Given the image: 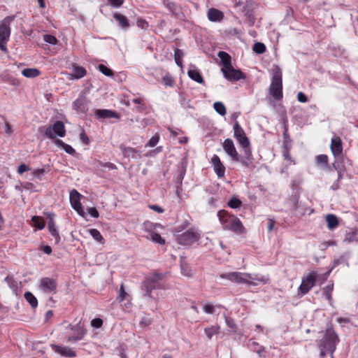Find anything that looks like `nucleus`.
Instances as JSON below:
<instances>
[{
  "mask_svg": "<svg viewBox=\"0 0 358 358\" xmlns=\"http://www.w3.org/2000/svg\"><path fill=\"white\" fill-rule=\"evenodd\" d=\"M13 20V16L6 17L0 24V50L4 52H8L6 44L10 35V24Z\"/></svg>",
  "mask_w": 358,
  "mask_h": 358,
  "instance_id": "39448f33",
  "label": "nucleus"
},
{
  "mask_svg": "<svg viewBox=\"0 0 358 358\" xmlns=\"http://www.w3.org/2000/svg\"><path fill=\"white\" fill-rule=\"evenodd\" d=\"M333 167L338 172V179H337V181L338 182V181H340L343 178V174L344 170H343V166H341V164L338 161H335L333 163Z\"/></svg>",
  "mask_w": 358,
  "mask_h": 358,
  "instance_id": "37998d69",
  "label": "nucleus"
},
{
  "mask_svg": "<svg viewBox=\"0 0 358 358\" xmlns=\"http://www.w3.org/2000/svg\"><path fill=\"white\" fill-rule=\"evenodd\" d=\"M217 217L224 229L238 234L244 232L245 228L237 217L229 214L224 210L218 211Z\"/></svg>",
  "mask_w": 358,
  "mask_h": 358,
  "instance_id": "7ed1b4c3",
  "label": "nucleus"
},
{
  "mask_svg": "<svg viewBox=\"0 0 358 358\" xmlns=\"http://www.w3.org/2000/svg\"><path fill=\"white\" fill-rule=\"evenodd\" d=\"M52 350L60 354L63 357H75L76 354L69 347L60 346L56 344L50 345Z\"/></svg>",
  "mask_w": 358,
  "mask_h": 358,
  "instance_id": "aec40b11",
  "label": "nucleus"
},
{
  "mask_svg": "<svg viewBox=\"0 0 358 358\" xmlns=\"http://www.w3.org/2000/svg\"><path fill=\"white\" fill-rule=\"evenodd\" d=\"M316 161L317 164H322L324 165H327L328 164V157L326 155H320L317 156Z\"/></svg>",
  "mask_w": 358,
  "mask_h": 358,
  "instance_id": "6e6d98bb",
  "label": "nucleus"
},
{
  "mask_svg": "<svg viewBox=\"0 0 358 358\" xmlns=\"http://www.w3.org/2000/svg\"><path fill=\"white\" fill-rule=\"evenodd\" d=\"M89 101L86 97L80 96L73 103V108L79 113H85L88 110Z\"/></svg>",
  "mask_w": 358,
  "mask_h": 358,
  "instance_id": "a211bd4d",
  "label": "nucleus"
},
{
  "mask_svg": "<svg viewBox=\"0 0 358 358\" xmlns=\"http://www.w3.org/2000/svg\"><path fill=\"white\" fill-rule=\"evenodd\" d=\"M87 73L85 69L80 66H73V72L70 74L71 79H80L83 78Z\"/></svg>",
  "mask_w": 358,
  "mask_h": 358,
  "instance_id": "393cba45",
  "label": "nucleus"
},
{
  "mask_svg": "<svg viewBox=\"0 0 358 358\" xmlns=\"http://www.w3.org/2000/svg\"><path fill=\"white\" fill-rule=\"evenodd\" d=\"M46 173V171L45 169H36L33 171L32 173V175L33 176H34L35 178L39 179V180H41L43 176L45 175V173Z\"/></svg>",
  "mask_w": 358,
  "mask_h": 358,
  "instance_id": "5fc2aeb1",
  "label": "nucleus"
},
{
  "mask_svg": "<svg viewBox=\"0 0 358 358\" xmlns=\"http://www.w3.org/2000/svg\"><path fill=\"white\" fill-rule=\"evenodd\" d=\"M5 281L8 284L10 288L13 290H16L18 287V281L16 280L13 275H8L6 278Z\"/></svg>",
  "mask_w": 358,
  "mask_h": 358,
  "instance_id": "f704fd0d",
  "label": "nucleus"
},
{
  "mask_svg": "<svg viewBox=\"0 0 358 358\" xmlns=\"http://www.w3.org/2000/svg\"><path fill=\"white\" fill-rule=\"evenodd\" d=\"M108 1L110 3V5L114 8H119L124 3V0H108Z\"/></svg>",
  "mask_w": 358,
  "mask_h": 358,
  "instance_id": "0e129e2a",
  "label": "nucleus"
},
{
  "mask_svg": "<svg viewBox=\"0 0 358 358\" xmlns=\"http://www.w3.org/2000/svg\"><path fill=\"white\" fill-rule=\"evenodd\" d=\"M199 238L200 234L191 229L178 235L177 241L180 245H190L199 241Z\"/></svg>",
  "mask_w": 358,
  "mask_h": 358,
  "instance_id": "1a4fd4ad",
  "label": "nucleus"
},
{
  "mask_svg": "<svg viewBox=\"0 0 358 358\" xmlns=\"http://www.w3.org/2000/svg\"><path fill=\"white\" fill-rule=\"evenodd\" d=\"M159 136L158 134L153 136L146 144V147H155L159 142Z\"/></svg>",
  "mask_w": 358,
  "mask_h": 358,
  "instance_id": "864d4df0",
  "label": "nucleus"
},
{
  "mask_svg": "<svg viewBox=\"0 0 358 358\" xmlns=\"http://www.w3.org/2000/svg\"><path fill=\"white\" fill-rule=\"evenodd\" d=\"M120 150L125 157H136L137 151L133 148L126 147L124 145L122 144L120 145Z\"/></svg>",
  "mask_w": 358,
  "mask_h": 358,
  "instance_id": "bb28decb",
  "label": "nucleus"
},
{
  "mask_svg": "<svg viewBox=\"0 0 358 358\" xmlns=\"http://www.w3.org/2000/svg\"><path fill=\"white\" fill-rule=\"evenodd\" d=\"M297 99H298V101L301 103H306L308 101V97L306 96V95L304 93H303L301 92L298 93Z\"/></svg>",
  "mask_w": 358,
  "mask_h": 358,
  "instance_id": "338daca9",
  "label": "nucleus"
},
{
  "mask_svg": "<svg viewBox=\"0 0 358 358\" xmlns=\"http://www.w3.org/2000/svg\"><path fill=\"white\" fill-rule=\"evenodd\" d=\"M241 204H242V202L241 201V200H239L238 199H237L236 197L231 198L228 201V206L231 208H238L241 206Z\"/></svg>",
  "mask_w": 358,
  "mask_h": 358,
  "instance_id": "3c124183",
  "label": "nucleus"
},
{
  "mask_svg": "<svg viewBox=\"0 0 358 358\" xmlns=\"http://www.w3.org/2000/svg\"><path fill=\"white\" fill-rule=\"evenodd\" d=\"M43 40L46 43L52 44V45H55L58 42V41L56 38V37L54 36L53 35H51V34H45V35H43Z\"/></svg>",
  "mask_w": 358,
  "mask_h": 358,
  "instance_id": "603ef678",
  "label": "nucleus"
},
{
  "mask_svg": "<svg viewBox=\"0 0 358 358\" xmlns=\"http://www.w3.org/2000/svg\"><path fill=\"white\" fill-rule=\"evenodd\" d=\"M222 147L225 152L231 157L234 161H239V155L236 150L234 142L230 138L224 140Z\"/></svg>",
  "mask_w": 358,
  "mask_h": 358,
  "instance_id": "4468645a",
  "label": "nucleus"
},
{
  "mask_svg": "<svg viewBox=\"0 0 358 358\" xmlns=\"http://www.w3.org/2000/svg\"><path fill=\"white\" fill-rule=\"evenodd\" d=\"M31 169L27 166L26 164H21L18 168H17V173L19 174H22L24 172L27 171H29Z\"/></svg>",
  "mask_w": 358,
  "mask_h": 358,
  "instance_id": "69168bd1",
  "label": "nucleus"
},
{
  "mask_svg": "<svg viewBox=\"0 0 358 358\" xmlns=\"http://www.w3.org/2000/svg\"><path fill=\"white\" fill-rule=\"evenodd\" d=\"M190 69L187 71L188 76L195 82L203 84L204 83V80L201 76L200 72L198 69H196L194 65H191Z\"/></svg>",
  "mask_w": 358,
  "mask_h": 358,
  "instance_id": "5701e85b",
  "label": "nucleus"
},
{
  "mask_svg": "<svg viewBox=\"0 0 358 358\" xmlns=\"http://www.w3.org/2000/svg\"><path fill=\"white\" fill-rule=\"evenodd\" d=\"M113 17L121 27L126 29L129 27V21L124 15L115 13L113 14Z\"/></svg>",
  "mask_w": 358,
  "mask_h": 358,
  "instance_id": "cd10ccee",
  "label": "nucleus"
},
{
  "mask_svg": "<svg viewBox=\"0 0 358 358\" xmlns=\"http://www.w3.org/2000/svg\"><path fill=\"white\" fill-rule=\"evenodd\" d=\"M330 149L335 158H338L342 155L343 143L340 137L336 136L331 138Z\"/></svg>",
  "mask_w": 358,
  "mask_h": 358,
  "instance_id": "2eb2a0df",
  "label": "nucleus"
},
{
  "mask_svg": "<svg viewBox=\"0 0 358 358\" xmlns=\"http://www.w3.org/2000/svg\"><path fill=\"white\" fill-rule=\"evenodd\" d=\"M211 164L214 171L218 178H222L225 173V167L220 161V157L217 155H214L211 159Z\"/></svg>",
  "mask_w": 358,
  "mask_h": 358,
  "instance_id": "6ab92c4d",
  "label": "nucleus"
},
{
  "mask_svg": "<svg viewBox=\"0 0 358 358\" xmlns=\"http://www.w3.org/2000/svg\"><path fill=\"white\" fill-rule=\"evenodd\" d=\"M338 342V335L334 329L331 327L327 328L319 344L320 358H324L327 355H329L330 358H334L333 354Z\"/></svg>",
  "mask_w": 358,
  "mask_h": 358,
  "instance_id": "f257e3e1",
  "label": "nucleus"
},
{
  "mask_svg": "<svg viewBox=\"0 0 358 358\" xmlns=\"http://www.w3.org/2000/svg\"><path fill=\"white\" fill-rule=\"evenodd\" d=\"M269 93L275 100H280L282 98V71L278 66L273 72Z\"/></svg>",
  "mask_w": 358,
  "mask_h": 358,
  "instance_id": "20e7f679",
  "label": "nucleus"
},
{
  "mask_svg": "<svg viewBox=\"0 0 358 358\" xmlns=\"http://www.w3.org/2000/svg\"><path fill=\"white\" fill-rule=\"evenodd\" d=\"M253 161H254V158L253 157H240L239 156V162H241L244 166L247 167V168H252L254 167V165H253Z\"/></svg>",
  "mask_w": 358,
  "mask_h": 358,
  "instance_id": "ea45409f",
  "label": "nucleus"
},
{
  "mask_svg": "<svg viewBox=\"0 0 358 358\" xmlns=\"http://www.w3.org/2000/svg\"><path fill=\"white\" fill-rule=\"evenodd\" d=\"M150 239L156 243H158L159 245H164L165 243V241L164 238H162V236H160V234H157V233H155V232H152L150 234Z\"/></svg>",
  "mask_w": 358,
  "mask_h": 358,
  "instance_id": "49530a36",
  "label": "nucleus"
},
{
  "mask_svg": "<svg viewBox=\"0 0 358 358\" xmlns=\"http://www.w3.org/2000/svg\"><path fill=\"white\" fill-rule=\"evenodd\" d=\"M40 287L46 293L54 292L57 288L56 280L50 278H43L41 280Z\"/></svg>",
  "mask_w": 358,
  "mask_h": 358,
  "instance_id": "f3484780",
  "label": "nucleus"
},
{
  "mask_svg": "<svg viewBox=\"0 0 358 358\" xmlns=\"http://www.w3.org/2000/svg\"><path fill=\"white\" fill-rule=\"evenodd\" d=\"M316 277L317 273L315 271H312L302 278L299 289L303 295L306 294L314 287L316 282Z\"/></svg>",
  "mask_w": 358,
  "mask_h": 358,
  "instance_id": "9d476101",
  "label": "nucleus"
},
{
  "mask_svg": "<svg viewBox=\"0 0 358 358\" xmlns=\"http://www.w3.org/2000/svg\"><path fill=\"white\" fill-rule=\"evenodd\" d=\"M234 136L242 147H248L250 145L249 138L247 137L243 129L236 121L234 124Z\"/></svg>",
  "mask_w": 358,
  "mask_h": 358,
  "instance_id": "9b49d317",
  "label": "nucleus"
},
{
  "mask_svg": "<svg viewBox=\"0 0 358 358\" xmlns=\"http://www.w3.org/2000/svg\"><path fill=\"white\" fill-rule=\"evenodd\" d=\"M224 78L230 81H237L245 78V75L239 69H235L232 65L226 69H221Z\"/></svg>",
  "mask_w": 358,
  "mask_h": 358,
  "instance_id": "ddd939ff",
  "label": "nucleus"
},
{
  "mask_svg": "<svg viewBox=\"0 0 358 358\" xmlns=\"http://www.w3.org/2000/svg\"><path fill=\"white\" fill-rule=\"evenodd\" d=\"M215 308L212 304L207 303L203 306V310L208 314H213L214 313Z\"/></svg>",
  "mask_w": 358,
  "mask_h": 358,
  "instance_id": "e2e57ef3",
  "label": "nucleus"
},
{
  "mask_svg": "<svg viewBox=\"0 0 358 358\" xmlns=\"http://www.w3.org/2000/svg\"><path fill=\"white\" fill-rule=\"evenodd\" d=\"M53 213H49L48 214V218L50 219L48 222V229L51 235L55 238V242L58 243L60 241V236L58 232V230L56 228L55 222L54 221Z\"/></svg>",
  "mask_w": 358,
  "mask_h": 358,
  "instance_id": "412c9836",
  "label": "nucleus"
},
{
  "mask_svg": "<svg viewBox=\"0 0 358 358\" xmlns=\"http://www.w3.org/2000/svg\"><path fill=\"white\" fill-rule=\"evenodd\" d=\"M325 220L329 230H333L338 226V218L334 214H327Z\"/></svg>",
  "mask_w": 358,
  "mask_h": 358,
  "instance_id": "a878e982",
  "label": "nucleus"
},
{
  "mask_svg": "<svg viewBox=\"0 0 358 358\" xmlns=\"http://www.w3.org/2000/svg\"><path fill=\"white\" fill-rule=\"evenodd\" d=\"M217 56L220 57L221 63L223 66L222 69H226L229 67H231V57L227 52L224 51H220L217 54Z\"/></svg>",
  "mask_w": 358,
  "mask_h": 358,
  "instance_id": "b1692460",
  "label": "nucleus"
},
{
  "mask_svg": "<svg viewBox=\"0 0 358 358\" xmlns=\"http://www.w3.org/2000/svg\"><path fill=\"white\" fill-rule=\"evenodd\" d=\"M137 26L144 30H146L148 28V22L143 19H138L136 22Z\"/></svg>",
  "mask_w": 358,
  "mask_h": 358,
  "instance_id": "13d9d810",
  "label": "nucleus"
},
{
  "mask_svg": "<svg viewBox=\"0 0 358 358\" xmlns=\"http://www.w3.org/2000/svg\"><path fill=\"white\" fill-rule=\"evenodd\" d=\"M225 322L228 327L234 331H236L237 327L234 320L231 318L227 317V316H224Z\"/></svg>",
  "mask_w": 358,
  "mask_h": 358,
  "instance_id": "4d7b16f0",
  "label": "nucleus"
},
{
  "mask_svg": "<svg viewBox=\"0 0 358 358\" xmlns=\"http://www.w3.org/2000/svg\"><path fill=\"white\" fill-rule=\"evenodd\" d=\"M98 69L99 70L100 72H101L103 75H105L106 76H108V77L113 76V71L102 64H99Z\"/></svg>",
  "mask_w": 358,
  "mask_h": 358,
  "instance_id": "de8ad7c7",
  "label": "nucleus"
},
{
  "mask_svg": "<svg viewBox=\"0 0 358 358\" xmlns=\"http://www.w3.org/2000/svg\"><path fill=\"white\" fill-rule=\"evenodd\" d=\"M90 234L97 241L103 243V237L101 234L99 230L96 229H91L89 230Z\"/></svg>",
  "mask_w": 358,
  "mask_h": 358,
  "instance_id": "a18cd8bd",
  "label": "nucleus"
},
{
  "mask_svg": "<svg viewBox=\"0 0 358 358\" xmlns=\"http://www.w3.org/2000/svg\"><path fill=\"white\" fill-rule=\"evenodd\" d=\"M334 289V283L331 282L327 285L323 289V294L325 295L328 301L331 300V292Z\"/></svg>",
  "mask_w": 358,
  "mask_h": 358,
  "instance_id": "c03bdc74",
  "label": "nucleus"
},
{
  "mask_svg": "<svg viewBox=\"0 0 358 358\" xmlns=\"http://www.w3.org/2000/svg\"><path fill=\"white\" fill-rule=\"evenodd\" d=\"M208 18L211 22H221L224 18V14L222 11L211 8L208 10Z\"/></svg>",
  "mask_w": 358,
  "mask_h": 358,
  "instance_id": "4be33fe9",
  "label": "nucleus"
},
{
  "mask_svg": "<svg viewBox=\"0 0 358 358\" xmlns=\"http://www.w3.org/2000/svg\"><path fill=\"white\" fill-rule=\"evenodd\" d=\"M80 194L76 189L70 192V202L72 208L82 217L85 216V212L80 203Z\"/></svg>",
  "mask_w": 358,
  "mask_h": 358,
  "instance_id": "f8f14e48",
  "label": "nucleus"
},
{
  "mask_svg": "<svg viewBox=\"0 0 358 358\" xmlns=\"http://www.w3.org/2000/svg\"><path fill=\"white\" fill-rule=\"evenodd\" d=\"M66 329H69L71 332L66 336V341L71 343L83 340L87 333V330L84 328L81 322L75 325L69 324Z\"/></svg>",
  "mask_w": 358,
  "mask_h": 358,
  "instance_id": "0eeeda50",
  "label": "nucleus"
},
{
  "mask_svg": "<svg viewBox=\"0 0 358 358\" xmlns=\"http://www.w3.org/2000/svg\"><path fill=\"white\" fill-rule=\"evenodd\" d=\"M22 73L27 78H35L39 76L40 71L36 69H24L22 70Z\"/></svg>",
  "mask_w": 358,
  "mask_h": 358,
  "instance_id": "473e14b6",
  "label": "nucleus"
},
{
  "mask_svg": "<svg viewBox=\"0 0 358 358\" xmlns=\"http://www.w3.org/2000/svg\"><path fill=\"white\" fill-rule=\"evenodd\" d=\"M94 165L96 168L99 169V167H105L108 168L110 170H115L117 169V166L115 164L111 163V162H102L99 160H95L94 162Z\"/></svg>",
  "mask_w": 358,
  "mask_h": 358,
  "instance_id": "72a5a7b5",
  "label": "nucleus"
},
{
  "mask_svg": "<svg viewBox=\"0 0 358 358\" xmlns=\"http://www.w3.org/2000/svg\"><path fill=\"white\" fill-rule=\"evenodd\" d=\"M213 108L215 111L222 116L225 115L227 113L226 108L222 102L217 101L214 103Z\"/></svg>",
  "mask_w": 358,
  "mask_h": 358,
  "instance_id": "4c0bfd02",
  "label": "nucleus"
},
{
  "mask_svg": "<svg viewBox=\"0 0 358 358\" xmlns=\"http://www.w3.org/2000/svg\"><path fill=\"white\" fill-rule=\"evenodd\" d=\"M221 278H226L231 282L236 283H247L249 285H257V282H252L250 280H255L263 284H267L269 282V277L264 275L259 277L257 275H252L247 273H241L238 271L224 273L220 275Z\"/></svg>",
  "mask_w": 358,
  "mask_h": 358,
  "instance_id": "f03ea898",
  "label": "nucleus"
},
{
  "mask_svg": "<svg viewBox=\"0 0 358 358\" xmlns=\"http://www.w3.org/2000/svg\"><path fill=\"white\" fill-rule=\"evenodd\" d=\"M343 241L346 243L358 241V230H353L346 233Z\"/></svg>",
  "mask_w": 358,
  "mask_h": 358,
  "instance_id": "7c9ffc66",
  "label": "nucleus"
},
{
  "mask_svg": "<svg viewBox=\"0 0 358 358\" xmlns=\"http://www.w3.org/2000/svg\"><path fill=\"white\" fill-rule=\"evenodd\" d=\"M252 50L257 54H262L266 51V46L262 43L257 42L253 45Z\"/></svg>",
  "mask_w": 358,
  "mask_h": 358,
  "instance_id": "79ce46f5",
  "label": "nucleus"
},
{
  "mask_svg": "<svg viewBox=\"0 0 358 358\" xmlns=\"http://www.w3.org/2000/svg\"><path fill=\"white\" fill-rule=\"evenodd\" d=\"M162 273H155L151 276L147 277L143 282L142 289L145 292L144 296L152 298L151 292L153 289L160 288L159 281L162 280Z\"/></svg>",
  "mask_w": 358,
  "mask_h": 358,
  "instance_id": "423d86ee",
  "label": "nucleus"
},
{
  "mask_svg": "<svg viewBox=\"0 0 358 358\" xmlns=\"http://www.w3.org/2000/svg\"><path fill=\"white\" fill-rule=\"evenodd\" d=\"M55 143L57 146L64 149L66 153L71 155H74L76 154L75 149L73 148L70 145L65 143L62 140L56 139Z\"/></svg>",
  "mask_w": 358,
  "mask_h": 358,
  "instance_id": "c85d7f7f",
  "label": "nucleus"
},
{
  "mask_svg": "<svg viewBox=\"0 0 358 358\" xmlns=\"http://www.w3.org/2000/svg\"><path fill=\"white\" fill-rule=\"evenodd\" d=\"M103 324V320L100 318H94L91 321V325L94 328H100Z\"/></svg>",
  "mask_w": 358,
  "mask_h": 358,
  "instance_id": "680f3d73",
  "label": "nucleus"
},
{
  "mask_svg": "<svg viewBox=\"0 0 358 358\" xmlns=\"http://www.w3.org/2000/svg\"><path fill=\"white\" fill-rule=\"evenodd\" d=\"M204 331L208 338V339H211L213 335L217 334L220 332V327L218 326H211L210 327L206 328Z\"/></svg>",
  "mask_w": 358,
  "mask_h": 358,
  "instance_id": "c9c22d12",
  "label": "nucleus"
},
{
  "mask_svg": "<svg viewBox=\"0 0 358 358\" xmlns=\"http://www.w3.org/2000/svg\"><path fill=\"white\" fill-rule=\"evenodd\" d=\"M24 299L30 304L32 308H36L38 306V301L36 298L30 292H26L24 293Z\"/></svg>",
  "mask_w": 358,
  "mask_h": 358,
  "instance_id": "2f4dec72",
  "label": "nucleus"
},
{
  "mask_svg": "<svg viewBox=\"0 0 358 358\" xmlns=\"http://www.w3.org/2000/svg\"><path fill=\"white\" fill-rule=\"evenodd\" d=\"M127 295V294L125 292L124 284L122 283L120 287L118 299H120V301H122L126 299Z\"/></svg>",
  "mask_w": 358,
  "mask_h": 358,
  "instance_id": "bf43d9fd",
  "label": "nucleus"
},
{
  "mask_svg": "<svg viewBox=\"0 0 358 358\" xmlns=\"http://www.w3.org/2000/svg\"><path fill=\"white\" fill-rule=\"evenodd\" d=\"M185 173H186V165H185V164L182 163L181 164V167H180V169L179 170L178 175V176L176 178L177 183L180 186L182 185V180L184 179Z\"/></svg>",
  "mask_w": 358,
  "mask_h": 358,
  "instance_id": "a19ab883",
  "label": "nucleus"
},
{
  "mask_svg": "<svg viewBox=\"0 0 358 358\" xmlns=\"http://www.w3.org/2000/svg\"><path fill=\"white\" fill-rule=\"evenodd\" d=\"M94 115L97 119H120V115L115 110L108 109H97L94 112Z\"/></svg>",
  "mask_w": 358,
  "mask_h": 358,
  "instance_id": "dca6fc26",
  "label": "nucleus"
},
{
  "mask_svg": "<svg viewBox=\"0 0 358 358\" xmlns=\"http://www.w3.org/2000/svg\"><path fill=\"white\" fill-rule=\"evenodd\" d=\"M283 138H284V141H283L282 148H291L292 147V140L287 134V129H285L283 132Z\"/></svg>",
  "mask_w": 358,
  "mask_h": 358,
  "instance_id": "8fccbe9b",
  "label": "nucleus"
},
{
  "mask_svg": "<svg viewBox=\"0 0 358 358\" xmlns=\"http://www.w3.org/2000/svg\"><path fill=\"white\" fill-rule=\"evenodd\" d=\"M31 220L34 222L35 227L38 229H43L45 227V222L40 217L34 216Z\"/></svg>",
  "mask_w": 358,
  "mask_h": 358,
  "instance_id": "09e8293b",
  "label": "nucleus"
},
{
  "mask_svg": "<svg viewBox=\"0 0 358 358\" xmlns=\"http://www.w3.org/2000/svg\"><path fill=\"white\" fill-rule=\"evenodd\" d=\"M88 213L91 215L92 217L94 218L99 217V212L97 209L94 207L88 208Z\"/></svg>",
  "mask_w": 358,
  "mask_h": 358,
  "instance_id": "774afa93",
  "label": "nucleus"
},
{
  "mask_svg": "<svg viewBox=\"0 0 358 358\" xmlns=\"http://www.w3.org/2000/svg\"><path fill=\"white\" fill-rule=\"evenodd\" d=\"M163 4L169 9L171 13H177L178 6L175 3L171 1L170 0H163Z\"/></svg>",
  "mask_w": 358,
  "mask_h": 358,
  "instance_id": "58836bf2",
  "label": "nucleus"
},
{
  "mask_svg": "<svg viewBox=\"0 0 358 358\" xmlns=\"http://www.w3.org/2000/svg\"><path fill=\"white\" fill-rule=\"evenodd\" d=\"M184 54L182 50H180L178 48H176L174 52V59L176 62V64L182 67V58L183 57Z\"/></svg>",
  "mask_w": 358,
  "mask_h": 358,
  "instance_id": "e433bc0d",
  "label": "nucleus"
},
{
  "mask_svg": "<svg viewBox=\"0 0 358 358\" xmlns=\"http://www.w3.org/2000/svg\"><path fill=\"white\" fill-rule=\"evenodd\" d=\"M65 134L64 124L60 120H57L52 125L48 127L45 131V135L50 139L55 138L57 136L64 137Z\"/></svg>",
  "mask_w": 358,
  "mask_h": 358,
  "instance_id": "6e6552de",
  "label": "nucleus"
},
{
  "mask_svg": "<svg viewBox=\"0 0 358 358\" xmlns=\"http://www.w3.org/2000/svg\"><path fill=\"white\" fill-rule=\"evenodd\" d=\"M181 273L183 275L191 278L193 276L194 273L191 266L187 264L185 261L180 262Z\"/></svg>",
  "mask_w": 358,
  "mask_h": 358,
  "instance_id": "c756f323",
  "label": "nucleus"
},
{
  "mask_svg": "<svg viewBox=\"0 0 358 358\" xmlns=\"http://www.w3.org/2000/svg\"><path fill=\"white\" fill-rule=\"evenodd\" d=\"M290 149H291V148H282V155H283L285 159H286L287 161H292V157L289 154Z\"/></svg>",
  "mask_w": 358,
  "mask_h": 358,
  "instance_id": "052dcab7",
  "label": "nucleus"
}]
</instances>
